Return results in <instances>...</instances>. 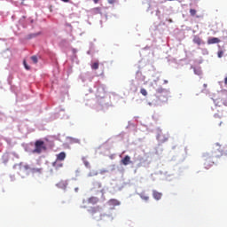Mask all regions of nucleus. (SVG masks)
I'll use <instances>...</instances> for the list:
<instances>
[{
	"mask_svg": "<svg viewBox=\"0 0 227 227\" xmlns=\"http://www.w3.org/2000/svg\"><path fill=\"white\" fill-rule=\"evenodd\" d=\"M197 13L196 9H190V14L192 17H194Z\"/></svg>",
	"mask_w": 227,
	"mask_h": 227,
	"instance_id": "nucleus-19",
	"label": "nucleus"
},
{
	"mask_svg": "<svg viewBox=\"0 0 227 227\" xmlns=\"http://www.w3.org/2000/svg\"><path fill=\"white\" fill-rule=\"evenodd\" d=\"M100 0H93V2L95 3V4H98V3L99 2Z\"/></svg>",
	"mask_w": 227,
	"mask_h": 227,
	"instance_id": "nucleus-27",
	"label": "nucleus"
},
{
	"mask_svg": "<svg viewBox=\"0 0 227 227\" xmlns=\"http://www.w3.org/2000/svg\"><path fill=\"white\" fill-rule=\"evenodd\" d=\"M89 214H90V215H95V214L100 212V207L97 206V207H91L89 210H88Z\"/></svg>",
	"mask_w": 227,
	"mask_h": 227,
	"instance_id": "nucleus-8",
	"label": "nucleus"
},
{
	"mask_svg": "<svg viewBox=\"0 0 227 227\" xmlns=\"http://www.w3.org/2000/svg\"><path fill=\"white\" fill-rule=\"evenodd\" d=\"M91 68H92V70H98V62H94L91 65Z\"/></svg>",
	"mask_w": 227,
	"mask_h": 227,
	"instance_id": "nucleus-16",
	"label": "nucleus"
},
{
	"mask_svg": "<svg viewBox=\"0 0 227 227\" xmlns=\"http://www.w3.org/2000/svg\"><path fill=\"white\" fill-rule=\"evenodd\" d=\"M93 11L96 12V13H100V7H96Z\"/></svg>",
	"mask_w": 227,
	"mask_h": 227,
	"instance_id": "nucleus-24",
	"label": "nucleus"
},
{
	"mask_svg": "<svg viewBox=\"0 0 227 227\" xmlns=\"http://www.w3.org/2000/svg\"><path fill=\"white\" fill-rule=\"evenodd\" d=\"M45 150H47L45 142L42 140H36L35 143V149L33 150V153H42V152H45Z\"/></svg>",
	"mask_w": 227,
	"mask_h": 227,
	"instance_id": "nucleus-1",
	"label": "nucleus"
},
{
	"mask_svg": "<svg viewBox=\"0 0 227 227\" xmlns=\"http://www.w3.org/2000/svg\"><path fill=\"white\" fill-rule=\"evenodd\" d=\"M23 65H24L26 70H30L31 69V67H29V66L27 65V62H26V60L23 61Z\"/></svg>",
	"mask_w": 227,
	"mask_h": 227,
	"instance_id": "nucleus-21",
	"label": "nucleus"
},
{
	"mask_svg": "<svg viewBox=\"0 0 227 227\" xmlns=\"http://www.w3.org/2000/svg\"><path fill=\"white\" fill-rule=\"evenodd\" d=\"M192 42L197 45H201V43H203V40H201V37L199 35H194Z\"/></svg>",
	"mask_w": 227,
	"mask_h": 227,
	"instance_id": "nucleus-9",
	"label": "nucleus"
},
{
	"mask_svg": "<svg viewBox=\"0 0 227 227\" xmlns=\"http://www.w3.org/2000/svg\"><path fill=\"white\" fill-rule=\"evenodd\" d=\"M38 35H40V33H38V34H32L31 36L35 37V36H38Z\"/></svg>",
	"mask_w": 227,
	"mask_h": 227,
	"instance_id": "nucleus-26",
	"label": "nucleus"
},
{
	"mask_svg": "<svg viewBox=\"0 0 227 227\" xmlns=\"http://www.w3.org/2000/svg\"><path fill=\"white\" fill-rule=\"evenodd\" d=\"M25 168L26 169H29V166H25Z\"/></svg>",
	"mask_w": 227,
	"mask_h": 227,
	"instance_id": "nucleus-31",
	"label": "nucleus"
},
{
	"mask_svg": "<svg viewBox=\"0 0 227 227\" xmlns=\"http://www.w3.org/2000/svg\"><path fill=\"white\" fill-rule=\"evenodd\" d=\"M153 196L154 200H159L162 198V193L154 190V191H153Z\"/></svg>",
	"mask_w": 227,
	"mask_h": 227,
	"instance_id": "nucleus-12",
	"label": "nucleus"
},
{
	"mask_svg": "<svg viewBox=\"0 0 227 227\" xmlns=\"http://www.w3.org/2000/svg\"><path fill=\"white\" fill-rule=\"evenodd\" d=\"M157 139H158V141H160V143H166V141H168V134H164L162 131H160L157 135Z\"/></svg>",
	"mask_w": 227,
	"mask_h": 227,
	"instance_id": "nucleus-4",
	"label": "nucleus"
},
{
	"mask_svg": "<svg viewBox=\"0 0 227 227\" xmlns=\"http://www.w3.org/2000/svg\"><path fill=\"white\" fill-rule=\"evenodd\" d=\"M110 207H118L120 205V201L116 199H112L108 201Z\"/></svg>",
	"mask_w": 227,
	"mask_h": 227,
	"instance_id": "nucleus-10",
	"label": "nucleus"
},
{
	"mask_svg": "<svg viewBox=\"0 0 227 227\" xmlns=\"http://www.w3.org/2000/svg\"><path fill=\"white\" fill-rule=\"evenodd\" d=\"M121 164H123V166H129V164H132V160H130V156L126 155L121 160Z\"/></svg>",
	"mask_w": 227,
	"mask_h": 227,
	"instance_id": "nucleus-7",
	"label": "nucleus"
},
{
	"mask_svg": "<svg viewBox=\"0 0 227 227\" xmlns=\"http://www.w3.org/2000/svg\"><path fill=\"white\" fill-rule=\"evenodd\" d=\"M100 201V200L98 197H90L87 200V202L89 203V205H97V203H98Z\"/></svg>",
	"mask_w": 227,
	"mask_h": 227,
	"instance_id": "nucleus-6",
	"label": "nucleus"
},
{
	"mask_svg": "<svg viewBox=\"0 0 227 227\" xmlns=\"http://www.w3.org/2000/svg\"><path fill=\"white\" fill-rule=\"evenodd\" d=\"M223 56H224V51H223V50L218 51L217 57L223 58Z\"/></svg>",
	"mask_w": 227,
	"mask_h": 227,
	"instance_id": "nucleus-17",
	"label": "nucleus"
},
{
	"mask_svg": "<svg viewBox=\"0 0 227 227\" xmlns=\"http://www.w3.org/2000/svg\"><path fill=\"white\" fill-rule=\"evenodd\" d=\"M67 159V153L65 152H61L57 155V160H65Z\"/></svg>",
	"mask_w": 227,
	"mask_h": 227,
	"instance_id": "nucleus-13",
	"label": "nucleus"
},
{
	"mask_svg": "<svg viewBox=\"0 0 227 227\" xmlns=\"http://www.w3.org/2000/svg\"><path fill=\"white\" fill-rule=\"evenodd\" d=\"M109 4H114V3L116 2V0H107Z\"/></svg>",
	"mask_w": 227,
	"mask_h": 227,
	"instance_id": "nucleus-25",
	"label": "nucleus"
},
{
	"mask_svg": "<svg viewBox=\"0 0 227 227\" xmlns=\"http://www.w3.org/2000/svg\"><path fill=\"white\" fill-rule=\"evenodd\" d=\"M140 93H141V95H143L144 97H146V95H148V92L146 91V89H141V90H140Z\"/></svg>",
	"mask_w": 227,
	"mask_h": 227,
	"instance_id": "nucleus-18",
	"label": "nucleus"
},
{
	"mask_svg": "<svg viewBox=\"0 0 227 227\" xmlns=\"http://www.w3.org/2000/svg\"><path fill=\"white\" fill-rule=\"evenodd\" d=\"M140 198H141V200H144V201H148L150 200V197H148V195H146L145 193H141Z\"/></svg>",
	"mask_w": 227,
	"mask_h": 227,
	"instance_id": "nucleus-15",
	"label": "nucleus"
},
{
	"mask_svg": "<svg viewBox=\"0 0 227 227\" xmlns=\"http://www.w3.org/2000/svg\"><path fill=\"white\" fill-rule=\"evenodd\" d=\"M156 97L159 100L164 102V100H168V90L160 87L156 90Z\"/></svg>",
	"mask_w": 227,
	"mask_h": 227,
	"instance_id": "nucleus-2",
	"label": "nucleus"
},
{
	"mask_svg": "<svg viewBox=\"0 0 227 227\" xmlns=\"http://www.w3.org/2000/svg\"><path fill=\"white\" fill-rule=\"evenodd\" d=\"M31 60L33 61V63L36 64L38 63V58L36 56H32L31 57Z\"/></svg>",
	"mask_w": 227,
	"mask_h": 227,
	"instance_id": "nucleus-20",
	"label": "nucleus"
},
{
	"mask_svg": "<svg viewBox=\"0 0 227 227\" xmlns=\"http://www.w3.org/2000/svg\"><path fill=\"white\" fill-rule=\"evenodd\" d=\"M58 187H67V184H65V182H60L57 184Z\"/></svg>",
	"mask_w": 227,
	"mask_h": 227,
	"instance_id": "nucleus-22",
	"label": "nucleus"
},
{
	"mask_svg": "<svg viewBox=\"0 0 227 227\" xmlns=\"http://www.w3.org/2000/svg\"><path fill=\"white\" fill-rule=\"evenodd\" d=\"M203 159L205 160L204 166L206 169H209L212 164H214L212 161H210V156L207 153L203 154Z\"/></svg>",
	"mask_w": 227,
	"mask_h": 227,
	"instance_id": "nucleus-3",
	"label": "nucleus"
},
{
	"mask_svg": "<svg viewBox=\"0 0 227 227\" xmlns=\"http://www.w3.org/2000/svg\"><path fill=\"white\" fill-rule=\"evenodd\" d=\"M61 1H63V3H68V1L70 0H61Z\"/></svg>",
	"mask_w": 227,
	"mask_h": 227,
	"instance_id": "nucleus-29",
	"label": "nucleus"
},
{
	"mask_svg": "<svg viewBox=\"0 0 227 227\" xmlns=\"http://www.w3.org/2000/svg\"><path fill=\"white\" fill-rule=\"evenodd\" d=\"M224 84L227 85V77H225V79H224Z\"/></svg>",
	"mask_w": 227,
	"mask_h": 227,
	"instance_id": "nucleus-28",
	"label": "nucleus"
},
{
	"mask_svg": "<svg viewBox=\"0 0 227 227\" xmlns=\"http://www.w3.org/2000/svg\"><path fill=\"white\" fill-rule=\"evenodd\" d=\"M82 160H83V164H84V166L86 167V168H90V163L88 162V160H86V159H82Z\"/></svg>",
	"mask_w": 227,
	"mask_h": 227,
	"instance_id": "nucleus-23",
	"label": "nucleus"
},
{
	"mask_svg": "<svg viewBox=\"0 0 227 227\" xmlns=\"http://www.w3.org/2000/svg\"><path fill=\"white\" fill-rule=\"evenodd\" d=\"M164 84H168V80H164Z\"/></svg>",
	"mask_w": 227,
	"mask_h": 227,
	"instance_id": "nucleus-30",
	"label": "nucleus"
},
{
	"mask_svg": "<svg viewBox=\"0 0 227 227\" xmlns=\"http://www.w3.org/2000/svg\"><path fill=\"white\" fill-rule=\"evenodd\" d=\"M53 168H55V169H59V168H63V163L61 161H59V160H56L53 163H52Z\"/></svg>",
	"mask_w": 227,
	"mask_h": 227,
	"instance_id": "nucleus-11",
	"label": "nucleus"
},
{
	"mask_svg": "<svg viewBox=\"0 0 227 227\" xmlns=\"http://www.w3.org/2000/svg\"><path fill=\"white\" fill-rule=\"evenodd\" d=\"M214 43H221V39L217 37H209L207 39V45H214Z\"/></svg>",
	"mask_w": 227,
	"mask_h": 227,
	"instance_id": "nucleus-5",
	"label": "nucleus"
},
{
	"mask_svg": "<svg viewBox=\"0 0 227 227\" xmlns=\"http://www.w3.org/2000/svg\"><path fill=\"white\" fill-rule=\"evenodd\" d=\"M42 168H33L30 169L31 173H33V175L38 173V174H41L42 173Z\"/></svg>",
	"mask_w": 227,
	"mask_h": 227,
	"instance_id": "nucleus-14",
	"label": "nucleus"
},
{
	"mask_svg": "<svg viewBox=\"0 0 227 227\" xmlns=\"http://www.w3.org/2000/svg\"><path fill=\"white\" fill-rule=\"evenodd\" d=\"M74 191L75 192H77L79 191V188H75Z\"/></svg>",
	"mask_w": 227,
	"mask_h": 227,
	"instance_id": "nucleus-32",
	"label": "nucleus"
}]
</instances>
